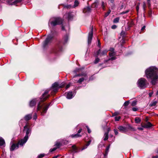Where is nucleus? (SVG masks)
<instances>
[{
    "label": "nucleus",
    "mask_w": 158,
    "mask_h": 158,
    "mask_svg": "<svg viewBox=\"0 0 158 158\" xmlns=\"http://www.w3.org/2000/svg\"><path fill=\"white\" fill-rule=\"evenodd\" d=\"M158 70L155 67L151 66L147 69L145 71V74L147 78L151 79V83L155 85L158 79Z\"/></svg>",
    "instance_id": "f257e3e1"
},
{
    "label": "nucleus",
    "mask_w": 158,
    "mask_h": 158,
    "mask_svg": "<svg viewBox=\"0 0 158 158\" xmlns=\"http://www.w3.org/2000/svg\"><path fill=\"white\" fill-rule=\"evenodd\" d=\"M48 91L46 90L45 91L44 93L43 94L42 97L40 98V102L37 106V110H42L41 114L43 115H44V114L46 113L48 107L51 104V103H50L46 106H44V104L42 103V102L46 100L49 97V95H48Z\"/></svg>",
    "instance_id": "f03ea898"
},
{
    "label": "nucleus",
    "mask_w": 158,
    "mask_h": 158,
    "mask_svg": "<svg viewBox=\"0 0 158 158\" xmlns=\"http://www.w3.org/2000/svg\"><path fill=\"white\" fill-rule=\"evenodd\" d=\"M68 39V35H65L63 38L62 41H59L57 43L52 50L53 52L56 55H59V53L63 50L62 44L64 45L65 44L67 43Z\"/></svg>",
    "instance_id": "7ed1b4c3"
},
{
    "label": "nucleus",
    "mask_w": 158,
    "mask_h": 158,
    "mask_svg": "<svg viewBox=\"0 0 158 158\" xmlns=\"http://www.w3.org/2000/svg\"><path fill=\"white\" fill-rule=\"evenodd\" d=\"M24 131H26V135L23 139H21L19 141V143L22 146L27 141L29 134H30L31 132V130L26 125L24 127Z\"/></svg>",
    "instance_id": "20e7f679"
},
{
    "label": "nucleus",
    "mask_w": 158,
    "mask_h": 158,
    "mask_svg": "<svg viewBox=\"0 0 158 158\" xmlns=\"http://www.w3.org/2000/svg\"><path fill=\"white\" fill-rule=\"evenodd\" d=\"M147 81L143 78L139 79L137 82L139 87L141 89L145 88L147 87Z\"/></svg>",
    "instance_id": "39448f33"
},
{
    "label": "nucleus",
    "mask_w": 158,
    "mask_h": 158,
    "mask_svg": "<svg viewBox=\"0 0 158 158\" xmlns=\"http://www.w3.org/2000/svg\"><path fill=\"white\" fill-rule=\"evenodd\" d=\"M63 21L62 19L60 18H53V20L50 22V24L52 26H54L57 25L61 24Z\"/></svg>",
    "instance_id": "423d86ee"
},
{
    "label": "nucleus",
    "mask_w": 158,
    "mask_h": 158,
    "mask_svg": "<svg viewBox=\"0 0 158 158\" xmlns=\"http://www.w3.org/2000/svg\"><path fill=\"white\" fill-rule=\"evenodd\" d=\"M65 85L64 83H62L59 85L57 82H55L52 84V87L53 89V92L54 93L57 92L58 89L60 88H62Z\"/></svg>",
    "instance_id": "0eeeda50"
},
{
    "label": "nucleus",
    "mask_w": 158,
    "mask_h": 158,
    "mask_svg": "<svg viewBox=\"0 0 158 158\" xmlns=\"http://www.w3.org/2000/svg\"><path fill=\"white\" fill-rule=\"evenodd\" d=\"M53 38V36L51 35H49L44 41L43 44V46L44 48H46L48 45V44L50 42Z\"/></svg>",
    "instance_id": "6e6552de"
},
{
    "label": "nucleus",
    "mask_w": 158,
    "mask_h": 158,
    "mask_svg": "<svg viewBox=\"0 0 158 158\" xmlns=\"http://www.w3.org/2000/svg\"><path fill=\"white\" fill-rule=\"evenodd\" d=\"M109 51L110 52H109V55L110 57H111L110 59H115L117 58L115 57L116 55V53L114 52V49L113 48H110Z\"/></svg>",
    "instance_id": "1a4fd4ad"
},
{
    "label": "nucleus",
    "mask_w": 158,
    "mask_h": 158,
    "mask_svg": "<svg viewBox=\"0 0 158 158\" xmlns=\"http://www.w3.org/2000/svg\"><path fill=\"white\" fill-rule=\"evenodd\" d=\"M93 35V28L92 27L90 31L89 32V34L88 37V43L89 44H90L91 42V40L92 39Z\"/></svg>",
    "instance_id": "9d476101"
},
{
    "label": "nucleus",
    "mask_w": 158,
    "mask_h": 158,
    "mask_svg": "<svg viewBox=\"0 0 158 158\" xmlns=\"http://www.w3.org/2000/svg\"><path fill=\"white\" fill-rule=\"evenodd\" d=\"M108 51L107 50L105 49L101 52V50L99 49L97 52V55L100 56H104L106 55Z\"/></svg>",
    "instance_id": "9b49d317"
},
{
    "label": "nucleus",
    "mask_w": 158,
    "mask_h": 158,
    "mask_svg": "<svg viewBox=\"0 0 158 158\" xmlns=\"http://www.w3.org/2000/svg\"><path fill=\"white\" fill-rule=\"evenodd\" d=\"M118 129L123 133H125L128 131L127 128L126 127L120 126L118 127Z\"/></svg>",
    "instance_id": "f8f14e48"
},
{
    "label": "nucleus",
    "mask_w": 158,
    "mask_h": 158,
    "mask_svg": "<svg viewBox=\"0 0 158 158\" xmlns=\"http://www.w3.org/2000/svg\"><path fill=\"white\" fill-rule=\"evenodd\" d=\"M64 16L65 17V18H67L69 21L70 20L72 19L73 17V15L71 14V13L70 12H68V13H66L64 15Z\"/></svg>",
    "instance_id": "ddd939ff"
},
{
    "label": "nucleus",
    "mask_w": 158,
    "mask_h": 158,
    "mask_svg": "<svg viewBox=\"0 0 158 158\" xmlns=\"http://www.w3.org/2000/svg\"><path fill=\"white\" fill-rule=\"evenodd\" d=\"M19 145H21L19 143L17 144L13 143L11 146L10 148L11 151H14L15 148L17 149L19 148Z\"/></svg>",
    "instance_id": "4468645a"
},
{
    "label": "nucleus",
    "mask_w": 158,
    "mask_h": 158,
    "mask_svg": "<svg viewBox=\"0 0 158 158\" xmlns=\"http://www.w3.org/2000/svg\"><path fill=\"white\" fill-rule=\"evenodd\" d=\"M22 1V0H16L13 2V3H10V1L9 0H7L6 2L9 5H14Z\"/></svg>",
    "instance_id": "2eb2a0df"
},
{
    "label": "nucleus",
    "mask_w": 158,
    "mask_h": 158,
    "mask_svg": "<svg viewBox=\"0 0 158 158\" xmlns=\"http://www.w3.org/2000/svg\"><path fill=\"white\" fill-rule=\"evenodd\" d=\"M72 148L73 152L74 153L77 152L79 151V149L75 145H73L72 146Z\"/></svg>",
    "instance_id": "dca6fc26"
},
{
    "label": "nucleus",
    "mask_w": 158,
    "mask_h": 158,
    "mask_svg": "<svg viewBox=\"0 0 158 158\" xmlns=\"http://www.w3.org/2000/svg\"><path fill=\"white\" fill-rule=\"evenodd\" d=\"M32 114H29L26 115L24 118L25 120L27 121L31 119L32 118Z\"/></svg>",
    "instance_id": "f3484780"
},
{
    "label": "nucleus",
    "mask_w": 158,
    "mask_h": 158,
    "mask_svg": "<svg viewBox=\"0 0 158 158\" xmlns=\"http://www.w3.org/2000/svg\"><path fill=\"white\" fill-rule=\"evenodd\" d=\"M73 97V93L72 92H69L67 94L66 98L69 99L72 98Z\"/></svg>",
    "instance_id": "a211bd4d"
},
{
    "label": "nucleus",
    "mask_w": 158,
    "mask_h": 158,
    "mask_svg": "<svg viewBox=\"0 0 158 158\" xmlns=\"http://www.w3.org/2000/svg\"><path fill=\"white\" fill-rule=\"evenodd\" d=\"M91 11V8L89 7H87L85 8L83 11L84 13H89Z\"/></svg>",
    "instance_id": "6ab92c4d"
},
{
    "label": "nucleus",
    "mask_w": 158,
    "mask_h": 158,
    "mask_svg": "<svg viewBox=\"0 0 158 158\" xmlns=\"http://www.w3.org/2000/svg\"><path fill=\"white\" fill-rule=\"evenodd\" d=\"M36 100L35 99L31 100L30 103V106L31 107H33L35 105Z\"/></svg>",
    "instance_id": "aec40b11"
},
{
    "label": "nucleus",
    "mask_w": 158,
    "mask_h": 158,
    "mask_svg": "<svg viewBox=\"0 0 158 158\" xmlns=\"http://www.w3.org/2000/svg\"><path fill=\"white\" fill-rule=\"evenodd\" d=\"M83 69V68H76L75 70L73 71V72L75 73H77L81 71Z\"/></svg>",
    "instance_id": "412c9836"
},
{
    "label": "nucleus",
    "mask_w": 158,
    "mask_h": 158,
    "mask_svg": "<svg viewBox=\"0 0 158 158\" xmlns=\"http://www.w3.org/2000/svg\"><path fill=\"white\" fill-rule=\"evenodd\" d=\"M81 136V135L79 134L78 133L75 134H73L71 136L72 138H77L80 137Z\"/></svg>",
    "instance_id": "4be33fe9"
},
{
    "label": "nucleus",
    "mask_w": 158,
    "mask_h": 158,
    "mask_svg": "<svg viewBox=\"0 0 158 158\" xmlns=\"http://www.w3.org/2000/svg\"><path fill=\"white\" fill-rule=\"evenodd\" d=\"M98 2H95L92 5V7L94 8H96L98 7Z\"/></svg>",
    "instance_id": "5701e85b"
},
{
    "label": "nucleus",
    "mask_w": 158,
    "mask_h": 158,
    "mask_svg": "<svg viewBox=\"0 0 158 158\" xmlns=\"http://www.w3.org/2000/svg\"><path fill=\"white\" fill-rule=\"evenodd\" d=\"M5 143L4 140L2 138H0V146H3Z\"/></svg>",
    "instance_id": "b1692460"
},
{
    "label": "nucleus",
    "mask_w": 158,
    "mask_h": 158,
    "mask_svg": "<svg viewBox=\"0 0 158 158\" xmlns=\"http://www.w3.org/2000/svg\"><path fill=\"white\" fill-rule=\"evenodd\" d=\"M135 122L136 123H139L141 121V119L138 117H136L135 119Z\"/></svg>",
    "instance_id": "393cba45"
},
{
    "label": "nucleus",
    "mask_w": 158,
    "mask_h": 158,
    "mask_svg": "<svg viewBox=\"0 0 158 158\" xmlns=\"http://www.w3.org/2000/svg\"><path fill=\"white\" fill-rule=\"evenodd\" d=\"M105 138L104 139V140L106 141L108 139V133H105L104 134Z\"/></svg>",
    "instance_id": "a878e982"
},
{
    "label": "nucleus",
    "mask_w": 158,
    "mask_h": 158,
    "mask_svg": "<svg viewBox=\"0 0 158 158\" xmlns=\"http://www.w3.org/2000/svg\"><path fill=\"white\" fill-rule=\"evenodd\" d=\"M79 4V2L77 0H75L74 2V4L73 6V7H75L77 6Z\"/></svg>",
    "instance_id": "bb28decb"
},
{
    "label": "nucleus",
    "mask_w": 158,
    "mask_h": 158,
    "mask_svg": "<svg viewBox=\"0 0 158 158\" xmlns=\"http://www.w3.org/2000/svg\"><path fill=\"white\" fill-rule=\"evenodd\" d=\"M147 128L151 127L152 126V124L149 122H148L146 124Z\"/></svg>",
    "instance_id": "cd10ccee"
},
{
    "label": "nucleus",
    "mask_w": 158,
    "mask_h": 158,
    "mask_svg": "<svg viewBox=\"0 0 158 158\" xmlns=\"http://www.w3.org/2000/svg\"><path fill=\"white\" fill-rule=\"evenodd\" d=\"M91 142V140H89V141L87 143V144L85 146V147H84L83 148H82V149H81V150H83L84 149H85V148H86L87 147V146H88L89 145V144H90Z\"/></svg>",
    "instance_id": "c85d7f7f"
},
{
    "label": "nucleus",
    "mask_w": 158,
    "mask_h": 158,
    "mask_svg": "<svg viewBox=\"0 0 158 158\" xmlns=\"http://www.w3.org/2000/svg\"><path fill=\"white\" fill-rule=\"evenodd\" d=\"M91 142V140H89V141L87 143V144L85 146V147H84L83 148H82V149H81V150H83L84 149H85V148H86L87 147V146H88L89 145V144H90Z\"/></svg>",
    "instance_id": "c756f323"
},
{
    "label": "nucleus",
    "mask_w": 158,
    "mask_h": 158,
    "mask_svg": "<svg viewBox=\"0 0 158 158\" xmlns=\"http://www.w3.org/2000/svg\"><path fill=\"white\" fill-rule=\"evenodd\" d=\"M91 142V140H89V141L87 143V144L85 146V147H84L83 148H82V149H81V150H83L84 149H85V148H86L87 147V146H88L89 145V144H90Z\"/></svg>",
    "instance_id": "7c9ffc66"
},
{
    "label": "nucleus",
    "mask_w": 158,
    "mask_h": 158,
    "mask_svg": "<svg viewBox=\"0 0 158 158\" xmlns=\"http://www.w3.org/2000/svg\"><path fill=\"white\" fill-rule=\"evenodd\" d=\"M156 103L157 102L156 101H154L152 102L150 105L151 106H154L156 105Z\"/></svg>",
    "instance_id": "2f4dec72"
},
{
    "label": "nucleus",
    "mask_w": 158,
    "mask_h": 158,
    "mask_svg": "<svg viewBox=\"0 0 158 158\" xmlns=\"http://www.w3.org/2000/svg\"><path fill=\"white\" fill-rule=\"evenodd\" d=\"M119 20V18H116L114 19L113 20V22L114 23H117L118 22Z\"/></svg>",
    "instance_id": "473e14b6"
},
{
    "label": "nucleus",
    "mask_w": 158,
    "mask_h": 158,
    "mask_svg": "<svg viewBox=\"0 0 158 158\" xmlns=\"http://www.w3.org/2000/svg\"><path fill=\"white\" fill-rule=\"evenodd\" d=\"M84 80V78L83 77L80 78L77 81V83H81Z\"/></svg>",
    "instance_id": "72a5a7b5"
},
{
    "label": "nucleus",
    "mask_w": 158,
    "mask_h": 158,
    "mask_svg": "<svg viewBox=\"0 0 158 158\" xmlns=\"http://www.w3.org/2000/svg\"><path fill=\"white\" fill-rule=\"evenodd\" d=\"M102 9H103V10H104L105 9V3L103 2H102Z\"/></svg>",
    "instance_id": "f704fd0d"
},
{
    "label": "nucleus",
    "mask_w": 158,
    "mask_h": 158,
    "mask_svg": "<svg viewBox=\"0 0 158 158\" xmlns=\"http://www.w3.org/2000/svg\"><path fill=\"white\" fill-rule=\"evenodd\" d=\"M110 146L109 145L106 148V151H105L106 154H107L108 153V152H109V148H110Z\"/></svg>",
    "instance_id": "c9c22d12"
},
{
    "label": "nucleus",
    "mask_w": 158,
    "mask_h": 158,
    "mask_svg": "<svg viewBox=\"0 0 158 158\" xmlns=\"http://www.w3.org/2000/svg\"><path fill=\"white\" fill-rule=\"evenodd\" d=\"M45 155V154H41L38 155V158H41L44 157Z\"/></svg>",
    "instance_id": "e433bc0d"
},
{
    "label": "nucleus",
    "mask_w": 158,
    "mask_h": 158,
    "mask_svg": "<svg viewBox=\"0 0 158 158\" xmlns=\"http://www.w3.org/2000/svg\"><path fill=\"white\" fill-rule=\"evenodd\" d=\"M129 101H127L125 102L124 104V106H127L129 104Z\"/></svg>",
    "instance_id": "4c0bfd02"
},
{
    "label": "nucleus",
    "mask_w": 158,
    "mask_h": 158,
    "mask_svg": "<svg viewBox=\"0 0 158 158\" xmlns=\"http://www.w3.org/2000/svg\"><path fill=\"white\" fill-rule=\"evenodd\" d=\"M140 5V3H138L136 6V10L137 13H138L139 10V6Z\"/></svg>",
    "instance_id": "58836bf2"
},
{
    "label": "nucleus",
    "mask_w": 158,
    "mask_h": 158,
    "mask_svg": "<svg viewBox=\"0 0 158 158\" xmlns=\"http://www.w3.org/2000/svg\"><path fill=\"white\" fill-rule=\"evenodd\" d=\"M137 101H133L131 103V106H134L136 104Z\"/></svg>",
    "instance_id": "ea45409f"
},
{
    "label": "nucleus",
    "mask_w": 158,
    "mask_h": 158,
    "mask_svg": "<svg viewBox=\"0 0 158 158\" xmlns=\"http://www.w3.org/2000/svg\"><path fill=\"white\" fill-rule=\"evenodd\" d=\"M120 118L121 117L120 116L116 117L115 118V120L116 121H118Z\"/></svg>",
    "instance_id": "a19ab883"
},
{
    "label": "nucleus",
    "mask_w": 158,
    "mask_h": 158,
    "mask_svg": "<svg viewBox=\"0 0 158 158\" xmlns=\"http://www.w3.org/2000/svg\"><path fill=\"white\" fill-rule=\"evenodd\" d=\"M110 10H109L105 14V17H107L110 14Z\"/></svg>",
    "instance_id": "79ce46f5"
},
{
    "label": "nucleus",
    "mask_w": 158,
    "mask_h": 158,
    "mask_svg": "<svg viewBox=\"0 0 158 158\" xmlns=\"http://www.w3.org/2000/svg\"><path fill=\"white\" fill-rule=\"evenodd\" d=\"M128 129H130V130H131V131H135V130L134 128L132 127L129 126H128Z\"/></svg>",
    "instance_id": "37998d69"
},
{
    "label": "nucleus",
    "mask_w": 158,
    "mask_h": 158,
    "mask_svg": "<svg viewBox=\"0 0 158 158\" xmlns=\"http://www.w3.org/2000/svg\"><path fill=\"white\" fill-rule=\"evenodd\" d=\"M119 114V113L118 112H115L112 115L113 116H116Z\"/></svg>",
    "instance_id": "c03bdc74"
},
{
    "label": "nucleus",
    "mask_w": 158,
    "mask_h": 158,
    "mask_svg": "<svg viewBox=\"0 0 158 158\" xmlns=\"http://www.w3.org/2000/svg\"><path fill=\"white\" fill-rule=\"evenodd\" d=\"M143 7L144 10V11H145V8L146 7V5L145 2H143Z\"/></svg>",
    "instance_id": "a18cd8bd"
},
{
    "label": "nucleus",
    "mask_w": 158,
    "mask_h": 158,
    "mask_svg": "<svg viewBox=\"0 0 158 158\" xmlns=\"http://www.w3.org/2000/svg\"><path fill=\"white\" fill-rule=\"evenodd\" d=\"M150 0H147V2L148 4V7H149L151 6Z\"/></svg>",
    "instance_id": "49530a36"
},
{
    "label": "nucleus",
    "mask_w": 158,
    "mask_h": 158,
    "mask_svg": "<svg viewBox=\"0 0 158 158\" xmlns=\"http://www.w3.org/2000/svg\"><path fill=\"white\" fill-rule=\"evenodd\" d=\"M129 10H127L126 11H124L121 13L122 14H124L128 13Z\"/></svg>",
    "instance_id": "de8ad7c7"
},
{
    "label": "nucleus",
    "mask_w": 158,
    "mask_h": 158,
    "mask_svg": "<svg viewBox=\"0 0 158 158\" xmlns=\"http://www.w3.org/2000/svg\"><path fill=\"white\" fill-rule=\"evenodd\" d=\"M60 145V143H56V145L57 146L56 148H59Z\"/></svg>",
    "instance_id": "09e8293b"
},
{
    "label": "nucleus",
    "mask_w": 158,
    "mask_h": 158,
    "mask_svg": "<svg viewBox=\"0 0 158 158\" xmlns=\"http://www.w3.org/2000/svg\"><path fill=\"white\" fill-rule=\"evenodd\" d=\"M57 148H54L52 149H51L50 150V152H52L53 151H55L56 149Z\"/></svg>",
    "instance_id": "8fccbe9b"
},
{
    "label": "nucleus",
    "mask_w": 158,
    "mask_h": 158,
    "mask_svg": "<svg viewBox=\"0 0 158 158\" xmlns=\"http://www.w3.org/2000/svg\"><path fill=\"white\" fill-rule=\"evenodd\" d=\"M79 77L82 76L81 74H76L73 77H79Z\"/></svg>",
    "instance_id": "3c124183"
},
{
    "label": "nucleus",
    "mask_w": 158,
    "mask_h": 158,
    "mask_svg": "<svg viewBox=\"0 0 158 158\" xmlns=\"http://www.w3.org/2000/svg\"><path fill=\"white\" fill-rule=\"evenodd\" d=\"M37 118V115L36 113H35L33 116V119L36 120Z\"/></svg>",
    "instance_id": "603ef678"
},
{
    "label": "nucleus",
    "mask_w": 158,
    "mask_h": 158,
    "mask_svg": "<svg viewBox=\"0 0 158 158\" xmlns=\"http://www.w3.org/2000/svg\"><path fill=\"white\" fill-rule=\"evenodd\" d=\"M98 46L99 47H101V43L100 42V41L98 40Z\"/></svg>",
    "instance_id": "864d4df0"
},
{
    "label": "nucleus",
    "mask_w": 158,
    "mask_h": 158,
    "mask_svg": "<svg viewBox=\"0 0 158 158\" xmlns=\"http://www.w3.org/2000/svg\"><path fill=\"white\" fill-rule=\"evenodd\" d=\"M114 132L115 134V135H117L118 134V132L117 130H116V129H114Z\"/></svg>",
    "instance_id": "5fc2aeb1"
},
{
    "label": "nucleus",
    "mask_w": 158,
    "mask_h": 158,
    "mask_svg": "<svg viewBox=\"0 0 158 158\" xmlns=\"http://www.w3.org/2000/svg\"><path fill=\"white\" fill-rule=\"evenodd\" d=\"M86 127L87 128L88 133H90L91 132V131L90 129H89V127L88 126H87Z\"/></svg>",
    "instance_id": "6e6d98bb"
},
{
    "label": "nucleus",
    "mask_w": 158,
    "mask_h": 158,
    "mask_svg": "<svg viewBox=\"0 0 158 158\" xmlns=\"http://www.w3.org/2000/svg\"><path fill=\"white\" fill-rule=\"evenodd\" d=\"M117 27V26L116 25H113L111 27V28L112 29H115Z\"/></svg>",
    "instance_id": "4d7b16f0"
},
{
    "label": "nucleus",
    "mask_w": 158,
    "mask_h": 158,
    "mask_svg": "<svg viewBox=\"0 0 158 158\" xmlns=\"http://www.w3.org/2000/svg\"><path fill=\"white\" fill-rule=\"evenodd\" d=\"M65 7L67 8H70L71 7H73V6H71V5H68V6H65Z\"/></svg>",
    "instance_id": "13d9d810"
},
{
    "label": "nucleus",
    "mask_w": 158,
    "mask_h": 158,
    "mask_svg": "<svg viewBox=\"0 0 158 158\" xmlns=\"http://www.w3.org/2000/svg\"><path fill=\"white\" fill-rule=\"evenodd\" d=\"M137 110H138V109L134 107V108H132V110L134 111H136Z\"/></svg>",
    "instance_id": "bf43d9fd"
},
{
    "label": "nucleus",
    "mask_w": 158,
    "mask_h": 158,
    "mask_svg": "<svg viewBox=\"0 0 158 158\" xmlns=\"http://www.w3.org/2000/svg\"><path fill=\"white\" fill-rule=\"evenodd\" d=\"M99 60H95L94 61V63L95 64L98 63L99 61Z\"/></svg>",
    "instance_id": "052dcab7"
},
{
    "label": "nucleus",
    "mask_w": 158,
    "mask_h": 158,
    "mask_svg": "<svg viewBox=\"0 0 158 158\" xmlns=\"http://www.w3.org/2000/svg\"><path fill=\"white\" fill-rule=\"evenodd\" d=\"M70 85L69 84L67 85L66 86V89H68L70 87Z\"/></svg>",
    "instance_id": "680f3d73"
},
{
    "label": "nucleus",
    "mask_w": 158,
    "mask_h": 158,
    "mask_svg": "<svg viewBox=\"0 0 158 158\" xmlns=\"http://www.w3.org/2000/svg\"><path fill=\"white\" fill-rule=\"evenodd\" d=\"M138 130H141V131L143 130V127H138Z\"/></svg>",
    "instance_id": "e2e57ef3"
},
{
    "label": "nucleus",
    "mask_w": 158,
    "mask_h": 158,
    "mask_svg": "<svg viewBox=\"0 0 158 158\" xmlns=\"http://www.w3.org/2000/svg\"><path fill=\"white\" fill-rule=\"evenodd\" d=\"M145 26H143L141 28V31H143L145 29Z\"/></svg>",
    "instance_id": "0e129e2a"
},
{
    "label": "nucleus",
    "mask_w": 158,
    "mask_h": 158,
    "mask_svg": "<svg viewBox=\"0 0 158 158\" xmlns=\"http://www.w3.org/2000/svg\"><path fill=\"white\" fill-rule=\"evenodd\" d=\"M82 76H86V74L85 73H81Z\"/></svg>",
    "instance_id": "69168bd1"
},
{
    "label": "nucleus",
    "mask_w": 158,
    "mask_h": 158,
    "mask_svg": "<svg viewBox=\"0 0 158 158\" xmlns=\"http://www.w3.org/2000/svg\"><path fill=\"white\" fill-rule=\"evenodd\" d=\"M142 127L143 128H147V127H146V124H145L143 125H142Z\"/></svg>",
    "instance_id": "338daca9"
},
{
    "label": "nucleus",
    "mask_w": 158,
    "mask_h": 158,
    "mask_svg": "<svg viewBox=\"0 0 158 158\" xmlns=\"http://www.w3.org/2000/svg\"><path fill=\"white\" fill-rule=\"evenodd\" d=\"M82 131V129H80L78 131V132H77V133H78L79 134V133H80V132L81 131Z\"/></svg>",
    "instance_id": "774afa93"
}]
</instances>
